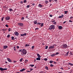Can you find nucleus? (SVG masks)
<instances>
[{"label":"nucleus","mask_w":73,"mask_h":73,"mask_svg":"<svg viewBox=\"0 0 73 73\" xmlns=\"http://www.w3.org/2000/svg\"><path fill=\"white\" fill-rule=\"evenodd\" d=\"M66 21L64 22L63 23V24H65V23H66Z\"/></svg>","instance_id":"680f3d73"},{"label":"nucleus","mask_w":73,"mask_h":73,"mask_svg":"<svg viewBox=\"0 0 73 73\" xmlns=\"http://www.w3.org/2000/svg\"><path fill=\"white\" fill-rule=\"evenodd\" d=\"M54 64H56V63H57V62H54Z\"/></svg>","instance_id":"774afa93"},{"label":"nucleus","mask_w":73,"mask_h":73,"mask_svg":"<svg viewBox=\"0 0 73 73\" xmlns=\"http://www.w3.org/2000/svg\"><path fill=\"white\" fill-rule=\"evenodd\" d=\"M68 13V11H64V13L65 14H66Z\"/></svg>","instance_id":"7c9ffc66"},{"label":"nucleus","mask_w":73,"mask_h":73,"mask_svg":"<svg viewBox=\"0 0 73 73\" xmlns=\"http://www.w3.org/2000/svg\"><path fill=\"white\" fill-rule=\"evenodd\" d=\"M69 22H70V23H72V21L71 20H69Z\"/></svg>","instance_id":"603ef678"},{"label":"nucleus","mask_w":73,"mask_h":73,"mask_svg":"<svg viewBox=\"0 0 73 73\" xmlns=\"http://www.w3.org/2000/svg\"><path fill=\"white\" fill-rule=\"evenodd\" d=\"M40 26L41 27H43V26H44V24L43 23H42L40 25Z\"/></svg>","instance_id":"a878e982"},{"label":"nucleus","mask_w":73,"mask_h":73,"mask_svg":"<svg viewBox=\"0 0 73 73\" xmlns=\"http://www.w3.org/2000/svg\"><path fill=\"white\" fill-rule=\"evenodd\" d=\"M50 63V64H52V63H53V61L52 60H51L49 62Z\"/></svg>","instance_id":"c85d7f7f"},{"label":"nucleus","mask_w":73,"mask_h":73,"mask_svg":"<svg viewBox=\"0 0 73 73\" xmlns=\"http://www.w3.org/2000/svg\"><path fill=\"white\" fill-rule=\"evenodd\" d=\"M38 28H37L35 29V31H36V30H38Z\"/></svg>","instance_id":"49530a36"},{"label":"nucleus","mask_w":73,"mask_h":73,"mask_svg":"<svg viewBox=\"0 0 73 73\" xmlns=\"http://www.w3.org/2000/svg\"><path fill=\"white\" fill-rule=\"evenodd\" d=\"M35 66V65L34 64H30V66H31V67H33Z\"/></svg>","instance_id":"a211bd4d"},{"label":"nucleus","mask_w":73,"mask_h":73,"mask_svg":"<svg viewBox=\"0 0 73 73\" xmlns=\"http://www.w3.org/2000/svg\"><path fill=\"white\" fill-rule=\"evenodd\" d=\"M54 24V25H56V22H55L54 23H53Z\"/></svg>","instance_id":"a18cd8bd"},{"label":"nucleus","mask_w":73,"mask_h":73,"mask_svg":"<svg viewBox=\"0 0 73 73\" xmlns=\"http://www.w3.org/2000/svg\"><path fill=\"white\" fill-rule=\"evenodd\" d=\"M55 26L54 25H52L50 26L49 28V30H52V29H54Z\"/></svg>","instance_id":"f03ea898"},{"label":"nucleus","mask_w":73,"mask_h":73,"mask_svg":"<svg viewBox=\"0 0 73 73\" xmlns=\"http://www.w3.org/2000/svg\"><path fill=\"white\" fill-rule=\"evenodd\" d=\"M8 47V46H3L4 49H7V48Z\"/></svg>","instance_id":"f8f14e48"},{"label":"nucleus","mask_w":73,"mask_h":73,"mask_svg":"<svg viewBox=\"0 0 73 73\" xmlns=\"http://www.w3.org/2000/svg\"><path fill=\"white\" fill-rule=\"evenodd\" d=\"M34 47H35V46H33L32 47V49L33 50V49H34Z\"/></svg>","instance_id":"f704fd0d"},{"label":"nucleus","mask_w":73,"mask_h":73,"mask_svg":"<svg viewBox=\"0 0 73 73\" xmlns=\"http://www.w3.org/2000/svg\"><path fill=\"white\" fill-rule=\"evenodd\" d=\"M49 2H51L52 1V0H49Z\"/></svg>","instance_id":"69168bd1"},{"label":"nucleus","mask_w":73,"mask_h":73,"mask_svg":"<svg viewBox=\"0 0 73 73\" xmlns=\"http://www.w3.org/2000/svg\"><path fill=\"white\" fill-rule=\"evenodd\" d=\"M37 56L38 57H41V56L38 54H37Z\"/></svg>","instance_id":"aec40b11"},{"label":"nucleus","mask_w":73,"mask_h":73,"mask_svg":"<svg viewBox=\"0 0 73 73\" xmlns=\"http://www.w3.org/2000/svg\"><path fill=\"white\" fill-rule=\"evenodd\" d=\"M48 46H47L45 48V49H48Z\"/></svg>","instance_id":"72a5a7b5"},{"label":"nucleus","mask_w":73,"mask_h":73,"mask_svg":"<svg viewBox=\"0 0 73 73\" xmlns=\"http://www.w3.org/2000/svg\"><path fill=\"white\" fill-rule=\"evenodd\" d=\"M69 54V52H67L66 54V55H65V56H68V54Z\"/></svg>","instance_id":"f3484780"},{"label":"nucleus","mask_w":73,"mask_h":73,"mask_svg":"<svg viewBox=\"0 0 73 73\" xmlns=\"http://www.w3.org/2000/svg\"><path fill=\"white\" fill-rule=\"evenodd\" d=\"M54 45H52V46H49V49H51L52 48H54Z\"/></svg>","instance_id":"0eeeda50"},{"label":"nucleus","mask_w":73,"mask_h":73,"mask_svg":"<svg viewBox=\"0 0 73 73\" xmlns=\"http://www.w3.org/2000/svg\"><path fill=\"white\" fill-rule=\"evenodd\" d=\"M29 7H30V5H28L27 6V8H28Z\"/></svg>","instance_id":"c9c22d12"},{"label":"nucleus","mask_w":73,"mask_h":73,"mask_svg":"<svg viewBox=\"0 0 73 73\" xmlns=\"http://www.w3.org/2000/svg\"><path fill=\"white\" fill-rule=\"evenodd\" d=\"M0 70H1V71H3V70H7V68H0Z\"/></svg>","instance_id":"39448f33"},{"label":"nucleus","mask_w":73,"mask_h":73,"mask_svg":"<svg viewBox=\"0 0 73 73\" xmlns=\"http://www.w3.org/2000/svg\"><path fill=\"white\" fill-rule=\"evenodd\" d=\"M63 17V15H62L59 17V18H62Z\"/></svg>","instance_id":"cd10ccee"},{"label":"nucleus","mask_w":73,"mask_h":73,"mask_svg":"<svg viewBox=\"0 0 73 73\" xmlns=\"http://www.w3.org/2000/svg\"><path fill=\"white\" fill-rule=\"evenodd\" d=\"M61 70H64V69H63V68H62V67L61 68Z\"/></svg>","instance_id":"e2e57ef3"},{"label":"nucleus","mask_w":73,"mask_h":73,"mask_svg":"<svg viewBox=\"0 0 73 73\" xmlns=\"http://www.w3.org/2000/svg\"><path fill=\"white\" fill-rule=\"evenodd\" d=\"M26 35H27V34L25 33L21 35V36H26Z\"/></svg>","instance_id":"9d476101"},{"label":"nucleus","mask_w":73,"mask_h":73,"mask_svg":"<svg viewBox=\"0 0 73 73\" xmlns=\"http://www.w3.org/2000/svg\"><path fill=\"white\" fill-rule=\"evenodd\" d=\"M45 68L47 70H48L49 69L48 68V67L47 66H46L45 67Z\"/></svg>","instance_id":"4be33fe9"},{"label":"nucleus","mask_w":73,"mask_h":73,"mask_svg":"<svg viewBox=\"0 0 73 73\" xmlns=\"http://www.w3.org/2000/svg\"><path fill=\"white\" fill-rule=\"evenodd\" d=\"M25 68H23V69H22L21 70H20V72H23V71H24V70H25Z\"/></svg>","instance_id":"9b49d317"},{"label":"nucleus","mask_w":73,"mask_h":73,"mask_svg":"<svg viewBox=\"0 0 73 73\" xmlns=\"http://www.w3.org/2000/svg\"><path fill=\"white\" fill-rule=\"evenodd\" d=\"M20 3L21 4H23V2L22 1H21Z\"/></svg>","instance_id":"de8ad7c7"},{"label":"nucleus","mask_w":73,"mask_h":73,"mask_svg":"<svg viewBox=\"0 0 73 73\" xmlns=\"http://www.w3.org/2000/svg\"><path fill=\"white\" fill-rule=\"evenodd\" d=\"M55 54H52L51 55V57H54V56H55Z\"/></svg>","instance_id":"b1692460"},{"label":"nucleus","mask_w":73,"mask_h":73,"mask_svg":"<svg viewBox=\"0 0 73 73\" xmlns=\"http://www.w3.org/2000/svg\"><path fill=\"white\" fill-rule=\"evenodd\" d=\"M73 17H70V19H73Z\"/></svg>","instance_id":"8fccbe9b"},{"label":"nucleus","mask_w":73,"mask_h":73,"mask_svg":"<svg viewBox=\"0 0 73 73\" xmlns=\"http://www.w3.org/2000/svg\"><path fill=\"white\" fill-rule=\"evenodd\" d=\"M18 25L19 26H23L24 24L21 23H18Z\"/></svg>","instance_id":"20e7f679"},{"label":"nucleus","mask_w":73,"mask_h":73,"mask_svg":"<svg viewBox=\"0 0 73 73\" xmlns=\"http://www.w3.org/2000/svg\"><path fill=\"white\" fill-rule=\"evenodd\" d=\"M62 26H59L58 27V28L59 29H62Z\"/></svg>","instance_id":"dca6fc26"},{"label":"nucleus","mask_w":73,"mask_h":73,"mask_svg":"<svg viewBox=\"0 0 73 73\" xmlns=\"http://www.w3.org/2000/svg\"><path fill=\"white\" fill-rule=\"evenodd\" d=\"M62 48H65L66 49L67 48V45L66 44H63L62 46Z\"/></svg>","instance_id":"7ed1b4c3"},{"label":"nucleus","mask_w":73,"mask_h":73,"mask_svg":"<svg viewBox=\"0 0 73 73\" xmlns=\"http://www.w3.org/2000/svg\"><path fill=\"white\" fill-rule=\"evenodd\" d=\"M4 19V17L2 18V19H1V20L2 21H3V19Z\"/></svg>","instance_id":"c756f323"},{"label":"nucleus","mask_w":73,"mask_h":73,"mask_svg":"<svg viewBox=\"0 0 73 73\" xmlns=\"http://www.w3.org/2000/svg\"><path fill=\"white\" fill-rule=\"evenodd\" d=\"M23 60V58H21L20 60V62H22V60Z\"/></svg>","instance_id":"393cba45"},{"label":"nucleus","mask_w":73,"mask_h":73,"mask_svg":"<svg viewBox=\"0 0 73 73\" xmlns=\"http://www.w3.org/2000/svg\"><path fill=\"white\" fill-rule=\"evenodd\" d=\"M70 55H72V54H73L72 53V52H70Z\"/></svg>","instance_id":"79ce46f5"},{"label":"nucleus","mask_w":73,"mask_h":73,"mask_svg":"<svg viewBox=\"0 0 73 73\" xmlns=\"http://www.w3.org/2000/svg\"><path fill=\"white\" fill-rule=\"evenodd\" d=\"M5 26L6 27H7V28H8L9 27L8 25H5Z\"/></svg>","instance_id":"ea45409f"},{"label":"nucleus","mask_w":73,"mask_h":73,"mask_svg":"<svg viewBox=\"0 0 73 73\" xmlns=\"http://www.w3.org/2000/svg\"><path fill=\"white\" fill-rule=\"evenodd\" d=\"M54 21H55V20H52V23H53V22H54Z\"/></svg>","instance_id":"a19ab883"},{"label":"nucleus","mask_w":73,"mask_h":73,"mask_svg":"<svg viewBox=\"0 0 73 73\" xmlns=\"http://www.w3.org/2000/svg\"><path fill=\"white\" fill-rule=\"evenodd\" d=\"M29 46V44H26L25 45V46L26 47H27V46Z\"/></svg>","instance_id":"bb28decb"},{"label":"nucleus","mask_w":73,"mask_h":73,"mask_svg":"<svg viewBox=\"0 0 73 73\" xmlns=\"http://www.w3.org/2000/svg\"><path fill=\"white\" fill-rule=\"evenodd\" d=\"M13 62H14V63H16V61L14 60L13 61Z\"/></svg>","instance_id":"09e8293b"},{"label":"nucleus","mask_w":73,"mask_h":73,"mask_svg":"<svg viewBox=\"0 0 73 73\" xmlns=\"http://www.w3.org/2000/svg\"><path fill=\"white\" fill-rule=\"evenodd\" d=\"M7 60L9 62H12V60L10 59L9 58H7Z\"/></svg>","instance_id":"423d86ee"},{"label":"nucleus","mask_w":73,"mask_h":73,"mask_svg":"<svg viewBox=\"0 0 73 73\" xmlns=\"http://www.w3.org/2000/svg\"><path fill=\"white\" fill-rule=\"evenodd\" d=\"M8 31L9 32H10V31H11V29H8Z\"/></svg>","instance_id":"864d4df0"},{"label":"nucleus","mask_w":73,"mask_h":73,"mask_svg":"<svg viewBox=\"0 0 73 73\" xmlns=\"http://www.w3.org/2000/svg\"><path fill=\"white\" fill-rule=\"evenodd\" d=\"M72 71H72V70H71L70 71V73H71L72 72Z\"/></svg>","instance_id":"6e6d98bb"},{"label":"nucleus","mask_w":73,"mask_h":73,"mask_svg":"<svg viewBox=\"0 0 73 73\" xmlns=\"http://www.w3.org/2000/svg\"><path fill=\"white\" fill-rule=\"evenodd\" d=\"M50 66H51V67H53L54 66V65H53L52 64H51Z\"/></svg>","instance_id":"473e14b6"},{"label":"nucleus","mask_w":73,"mask_h":73,"mask_svg":"<svg viewBox=\"0 0 73 73\" xmlns=\"http://www.w3.org/2000/svg\"><path fill=\"white\" fill-rule=\"evenodd\" d=\"M7 37H8V38H9V37H10V35H7Z\"/></svg>","instance_id":"c03bdc74"},{"label":"nucleus","mask_w":73,"mask_h":73,"mask_svg":"<svg viewBox=\"0 0 73 73\" xmlns=\"http://www.w3.org/2000/svg\"><path fill=\"white\" fill-rule=\"evenodd\" d=\"M40 57H38V58H36V60H41V58H40Z\"/></svg>","instance_id":"2eb2a0df"},{"label":"nucleus","mask_w":73,"mask_h":73,"mask_svg":"<svg viewBox=\"0 0 73 73\" xmlns=\"http://www.w3.org/2000/svg\"><path fill=\"white\" fill-rule=\"evenodd\" d=\"M14 38V37H13V36L11 37V39H12V40H13Z\"/></svg>","instance_id":"37998d69"},{"label":"nucleus","mask_w":73,"mask_h":73,"mask_svg":"<svg viewBox=\"0 0 73 73\" xmlns=\"http://www.w3.org/2000/svg\"><path fill=\"white\" fill-rule=\"evenodd\" d=\"M48 3H49V2L48 1H45V3H46V4H48Z\"/></svg>","instance_id":"5701e85b"},{"label":"nucleus","mask_w":73,"mask_h":73,"mask_svg":"<svg viewBox=\"0 0 73 73\" xmlns=\"http://www.w3.org/2000/svg\"><path fill=\"white\" fill-rule=\"evenodd\" d=\"M19 46H17V49H19Z\"/></svg>","instance_id":"052dcab7"},{"label":"nucleus","mask_w":73,"mask_h":73,"mask_svg":"<svg viewBox=\"0 0 73 73\" xmlns=\"http://www.w3.org/2000/svg\"><path fill=\"white\" fill-rule=\"evenodd\" d=\"M10 19V17H6V20H9Z\"/></svg>","instance_id":"1a4fd4ad"},{"label":"nucleus","mask_w":73,"mask_h":73,"mask_svg":"<svg viewBox=\"0 0 73 73\" xmlns=\"http://www.w3.org/2000/svg\"><path fill=\"white\" fill-rule=\"evenodd\" d=\"M15 35L16 36H19V33H18V32H15Z\"/></svg>","instance_id":"6e6552de"},{"label":"nucleus","mask_w":73,"mask_h":73,"mask_svg":"<svg viewBox=\"0 0 73 73\" xmlns=\"http://www.w3.org/2000/svg\"><path fill=\"white\" fill-rule=\"evenodd\" d=\"M44 60L45 61H47L48 60V59L46 58H45L44 59Z\"/></svg>","instance_id":"2f4dec72"},{"label":"nucleus","mask_w":73,"mask_h":73,"mask_svg":"<svg viewBox=\"0 0 73 73\" xmlns=\"http://www.w3.org/2000/svg\"><path fill=\"white\" fill-rule=\"evenodd\" d=\"M32 5H33L34 6V5H35V4L34 3H33L32 4Z\"/></svg>","instance_id":"bf43d9fd"},{"label":"nucleus","mask_w":73,"mask_h":73,"mask_svg":"<svg viewBox=\"0 0 73 73\" xmlns=\"http://www.w3.org/2000/svg\"><path fill=\"white\" fill-rule=\"evenodd\" d=\"M36 59H35V60H34V62H36Z\"/></svg>","instance_id":"338daca9"},{"label":"nucleus","mask_w":73,"mask_h":73,"mask_svg":"<svg viewBox=\"0 0 73 73\" xmlns=\"http://www.w3.org/2000/svg\"><path fill=\"white\" fill-rule=\"evenodd\" d=\"M34 24H36L37 23V21L36 20L34 22Z\"/></svg>","instance_id":"ddd939ff"},{"label":"nucleus","mask_w":73,"mask_h":73,"mask_svg":"<svg viewBox=\"0 0 73 73\" xmlns=\"http://www.w3.org/2000/svg\"><path fill=\"white\" fill-rule=\"evenodd\" d=\"M50 16L51 17H52V16H53V15H50Z\"/></svg>","instance_id":"5fc2aeb1"},{"label":"nucleus","mask_w":73,"mask_h":73,"mask_svg":"<svg viewBox=\"0 0 73 73\" xmlns=\"http://www.w3.org/2000/svg\"><path fill=\"white\" fill-rule=\"evenodd\" d=\"M24 3H27V1H26V0H25L24 1H23Z\"/></svg>","instance_id":"e433bc0d"},{"label":"nucleus","mask_w":73,"mask_h":73,"mask_svg":"<svg viewBox=\"0 0 73 73\" xmlns=\"http://www.w3.org/2000/svg\"><path fill=\"white\" fill-rule=\"evenodd\" d=\"M32 70H33V69H31L30 70V72H31Z\"/></svg>","instance_id":"0e129e2a"},{"label":"nucleus","mask_w":73,"mask_h":73,"mask_svg":"<svg viewBox=\"0 0 73 73\" xmlns=\"http://www.w3.org/2000/svg\"><path fill=\"white\" fill-rule=\"evenodd\" d=\"M5 30H6V29H2L3 31H5Z\"/></svg>","instance_id":"13d9d810"},{"label":"nucleus","mask_w":73,"mask_h":73,"mask_svg":"<svg viewBox=\"0 0 73 73\" xmlns=\"http://www.w3.org/2000/svg\"><path fill=\"white\" fill-rule=\"evenodd\" d=\"M24 19V17H23L21 18V20H23Z\"/></svg>","instance_id":"58836bf2"},{"label":"nucleus","mask_w":73,"mask_h":73,"mask_svg":"<svg viewBox=\"0 0 73 73\" xmlns=\"http://www.w3.org/2000/svg\"><path fill=\"white\" fill-rule=\"evenodd\" d=\"M59 54V53L57 52L56 53V54Z\"/></svg>","instance_id":"4d7b16f0"},{"label":"nucleus","mask_w":73,"mask_h":73,"mask_svg":"<svg viewBox=\"0 0 73 73\" xmlns=\"http://www.w3.org/2000/svg\"><path fill=\"white\" fill-rule=\"evenodd\" d=\"M25 63L26 64L28 62V60H25Z\"/></svg>","instance_id":"6ab92c4d"},{"label":"nucleus","mask_w":73,"mask_h":73,"mask_svg":"<svg viewBox=\"0 0 73 73\" xmlns=\"http://www.w3.org/2000/svg\"><path fill=\"white\" fill-rule=\"evenodd\" d=\"M42 6H43L41 5V4H39L38 5V7H42Z\"/></svg>","instance_id":"4468645a"},{"label":"nucleus","mask_w":73,"mask_h":73,"mask_svg":"<svg viewBox=\"0 0 73 73\" xmlns=\"http://www.w3.org/2000/svg\"><path fill=\"white\" fill-rule=\"evenodd\" d=\"M68 65H71V66H73V64L71 63H68Z\"/></svg>","instance_id":"412c9836"},{"label":"nucleus","mask_w":73,"mask_h":73,"mask_svg":"<svg viewBox=\"0 0 73 73\" xmlns=\"http://www.w3.org/2000/svg\"><path fill=\"white\" fill-rule=\"evenodd\" d=\"M37 24H38V25H40V24H41V23H38Z\"/></svg>","instance_id":"3c124183"},{"label":"nucleus","mask_w":73,"mask_h":73,"mask_svg":"<svg viewBox=\"0 0 73 73\" xmlns=\"http://www.w3.org/2000/svg\"><path fill=\"white\" fill-rule=\"evenodd\" d=\"M9 11H10V12H11V11H12V9H9Z\"/></svg>","instance_id":"4c0bfd02"},{"label":"nucleus","mask_w":73,"mask_h":73,"mask_svg":"<svg viewBox=\"0 0 73 73\" xmlns=\"http://www.w3.org/2000/svg\"><path fill=\"white\" fill-rule=\"evenodd\" d=\"M20 52H22L21 53V55H25L27 54V50L25 49H21L19 50Z\"/></svg>","instance_id":"f257e3e1"}]
</instances>
